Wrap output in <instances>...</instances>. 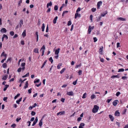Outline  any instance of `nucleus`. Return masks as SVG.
I'll return each instance as SVG.
<instances>
[{
	"label": "nucleus",
	"mask_w": 128,
	"mask_h": 128,
	"mask_svg": "<svg viewBox=\"0 0 128 128\" xmlns=\"http://www.w3.org/2000/svg\"><path fill=\"white\" fill-rule=\"evenodd\" d=\"M26 64L25 62H23L21 64V66L22 67V68H20L17 70V72H20L21 70V69L22 70L24 71L25 69V65Z\"/></svg>",
	"instance_id": "1"
},
{
	"label": "nucleus",
	"mask_w": 128,
	"mask_h": 128,
	"mask_svg": "<svg viewBox=\"0 0 128 128\" xmlns=\"http://www.w3.org/2000/svg\"><path fill=\"white\" fill-rule=\"evenodd\" d=\"M98 109L99 106L96 105H95L92 110V112L93 113H96L98 112Z\"/></svg>",
	"instance_id": "2"
},
{
	"label": "nucleus",
	"mask_w": 128,
	"mask_h": 128,
	"mask_svg": "<svg viewBox=\"0 0 128 128\" xmlns=\"http://www.w3.org/2000/svg\"><path fill=\"white\" fill-rule=\"evenodd\" d=\"M23 24V21L22 20H21L19 22V24L16 27L15 29H17L19 28H21L22 27V25Z\"/></svg>",
	"instance_id": "3"
},
{
	"label": "nucleus",
	"mask_w": 128,
	"mask_h": 128,
	"mask_svg": "<svg viewBox=\"0 0 128 128\" xmlns=\"http://www.w3.org/2000/svg\"><path fill=\"white\" fill-rule=\"evenodd\" d=\"M94 28V26H89L88 28V34H90L91 32V30L93 29Z\"/></svg>",
	"instance_id": "4"
},
{
	"label": "nucleus",
	"mask_w": 128,
	"mask_h": 128,
	"mask_svg": "<svg viewBox=\"0 0 128 128\" xmlns=\"http://www.w3.org/2000/svg\"><path fill=\"white\" fill-rule=\"evenodd\" d=\"M80 17V14H78V12H76L74 15V18L76 19L77 17Z\"/></svg>",
	"instance_id": "5"
},
{
	"label": "nucleus",
	"mask_w": 128,
	"mask_h": 128,
	"mask_svg": "<svg viewBox=\"0 0 128 128\" xmlns=\"http://www.w3.org/2000/svg\"><path fill=\"white\" fill-rule=\"evenodd\" d=\"M38 121V119L37 117H36L35 119V120L33 122V124H32V126H34L36 123H37Z\"/></svg>",
	"instance_id": "6"
},
{
	"label": "nucleus",
	"mask_w": 128,
	"mask_h": 128,
	"mask_svg": "<svg viewBox=\"0 0 128 128\" xmlns=\"http://www.w3.org/2000/svg\"><path fill=\"white\" fill-rule=\"evenodd\" d=\"M117 20H120L122 21H124L126 20V19L125 18L122 17L118 18Z\"/></svg>",
	"instance_id": "7"
},
{
	"label": "nucleus",
	"mask_w": 128,
	"mask_h": 128,
	"mask_svg": "<svg viewBox=\"0 0 128 128\" xmlns=\"http://www.w3.org/2000/svg\"><path fill=\"white\" fill-rule=\"evenodd\" d=\"M8 77V75L5 74L4 76H3L2 78V79L4 80H6L7 79Z\"/></svg>",
	"instance_id": "8"
},
{
	"label": "nucleus",
	"mask_w": 128,
	"mask_h": 128,
	"mask_svg": "<svg viewBox=\"0 0 128 128\" xmlns=\"http://www.w3.org/2000/svg\"><path fill=\"white\" fill-rule=\"evenodd\" d=\"M118 101L117 100L114 101L112 102L113 105L115 106H116L118 103Z\"/></svg>",
	"instance_id": "9"
},
{
	"label": "nucleus",
	"mask_w": 128,
	"mask_h": 128,
	"mask_svg": "<svg viewBox=\"0 0 128 128\" xmlns=\"http://www.w3.org/2000/svg\"><path fill=\"white\" fill-rule=\"evenodd\" d=\"M102 2L101 1H100L98 2L97 3V8H99L100 6L101 5Z\"/></svg>",
	"instance_id": "10"
},
{
	"label": "nucleus",
	"mask_w": 128,
	"mask_h": 128,
	"mask_svg": "<svg viewBox=\"0 0 128 128\" xmlns=\"http://www.w3.org/2000/svg\"><path fill=\"white\" fill-rule=\"evenodd\" d=\"M6 29L4 28H2L0 30V32H1L6 33Z\"/></svg>",
	"instance_id": "11"
},
{
	"label": "nucleus",
	"mask_w": 128,
	"mask_h": 128,
	"mask_svg": "<svg viewBox=\"0 0 128 128\" xmlns=\"http://www.w3.org/2000/svg\"><path fill=\"white\" fill-rule=\"evenodd\" d=\"M120 113L118 110H116L115 113L114 115L116 116H120Z\"/></svg>",
	"instance_id": "12"
},
{
	"label": "nucleus",
	"mask_w": 128,
	"mask_h": 128,
	"mask_svg": "<svg viewBox=\"0 0 128 128\" xmlns=\"http://www.w3.org/2000/svg\"><path fill=\"white\" fill-rule=\"evenodd\" d=\"M67 94L70 96H73L74 94L73 92L72 91L68 92Z\"/></svg>",
	"instance_id": "13"
},
{
	"label": "nucleus",
	"mask_w": 128,
	"mask_h": 128,
	"mask_svg": "<svg viewBox=\"0 0 128 128\" xmlns=\"http://www.w3.org/2000/svg\"><path fill=\"white\" fill-rule=\"evenodd\" d=\"M109 117L110 119L112 121H113L114 120V118L111 114H110L109 115Z\"/></svg>",
	"instance_id": "14"
},
{
	"label": "nucleus",
	"mask_w": 128,
	"mask_h": 128,
	"mask_svg": "<svg viewBox=\"0 0 128 128\" xmlns=\"http://www.w3.org/2000/svg\"><path fill=\"white\" fill-rule=\"evenodd\" d=\"M43 118V117L40 120L39 123V126L41 127L42 124V120Z\"/></svg>",
	"instance_id": "15"
},
{
	"label": "nucleus",
	"mask_w": 128,
	"mask_h": 128,
	"mask_svg": "<svg viewBox=\"0 0 128 128\" xmlns=\"http://www.w3.org/2000/svg\"><path fill=\"white\" fill-rule=\"evenodd\" d=\"M33 52L35 53H38L39 51L38 49L37 48H34L33 50Z\"/></svg>",
	"instance_id": "16"
},
{
	"label": "nucleus",
	"mask_w": 128,
	"mask_h": 128,
	"mask_svg": "<svg viewBox=\"0 0 128 128\" xmlns=\"http://www.w3.org/2000/svg\"><path fill=\"white\" fill-rule=\"evenodd\" d=\"M103 47L102 46V48H100L99 50V53L101 54H102V48Z\"/></svg>",
	"instance_id": "17"
},
{
	"label": "nucleus",
	"mask_w": 128,
	"mask_h": 128,
	"mask_svg": "<svg viewBox=\"0 0 128 128\" xmlns=\"http://www.w3.org/2000/svg\"><path fill=\"white\" fill-rule=\"evenodd\" d=\"M58 17L57 16H56L54 18L53 20V23L54 24H56V20L57 19Z\"/></svg>",
	"instance_id": "18"
},
{
	"label": "nucleus",
	"mask_w": 128,
	"mask_h": 128,
	"mask_svg": "<svg viewBox=\"0 0 128 128\" xmlns=\"http://www.w3.org/2000/svg\"><path fill=\"white\" fill-rule=\"evenodd\" d=\"M64 114V111L61 112H58L57 114V115L58 116L59 115H63Z\"/></svg>",
	"instance_id": "19"
},
{
	"label": "nucleus",
	"mask_w": 128,
	"mask_h": 128,
	"mask_svg": "<svg viewBox=\"0 0 128 128\" xmlns=\"http://www.w3.org/2000/svg\"><path fill=\"white\" fill-rule=\"evenodd\" d=\"M26 30H25L22 33V36L23 37H24L26 36Z\"/></svg>",
	"instance_id": "20"
},
{
	"label": "nucleus",
	"mask_w": 128,
	"mask_h": 128,
	"mask_svg": "<svg viewBox=\"0 0 128 128\" xmlns=\"http://www.w3.org/2000/svg\"><path fill=\"white\" fill-rule=\"evenodd\" d=\"M35 34L36 37V42H38V32H36L35 33Z\"/></svg>",
	"instance_id": "21"
},
{
	"label": "nucleus",
	"mask_w": 128,
	"mask_h": 128,
	"mask_svg": "<svg viewBox=\"0 0 128 128\" xmlns=\"http://www.w3.org/2000/svg\"><path fill=\"white\" fill-rule=\"evenodd\" d=\"M52 5V3L51 2H50L49 3H48L47 4V7L48 8L49 6H51Z\"/></svg>",
	"instance_id": "22"
},
{
	"label": "nucleus",
	"mask_w": 128,
	"mask_h": 128,
	"mask_svg": "<svg viewBox=\"0 0 128 128\" xmlns=\"http://www.w3.org/2000/svg\"><path fill=\"white\" fill-rule=\"evenodd\" d=\"M22 98L21 97L19 98L18 100H17L16 101V103L18 104H20V102L22 100Z\"/></svg>",
	"instance_id": "23"
},
{
	"label": "nucleus",
	"mask_w": 128,
	"mask_h": 128,
	"mask_svg": "<svg viewBox=\"0 0 128 128\" xmlns=\"http://www.w3.org/2000/svg\"><path fill=\"white\" fill-rule=\"evenodd\" d=\"M9 86V85H8L6 84L5 85L4 88V91H6V90L7 88Z\"/></svg>",
	"instance_id": "24"
},
{
	"label": "nucleus",
	"mask_w": 128,
	"mask_h": 128,
	"mask_svg": "<svg viewBox=\"0 0 128 128\" xmlns=\"http://www.w3.org/2000/svg\"><path fill=\"white\" fill-rule=\"evenodd\" d=\"M60 48H58V49H56L55 52V54H58L59 52Z\"/></svg>",
	"instance_id": "25"
},
{
	"label": "nucleus",
	"mask_w": 128,
	"mask_h": 128,
	"mask_svg": "<svg viewBox=\"0 0 128 128\" xmlns=\"http://www.w3.org/2000/svg\"><path fill=\"white\" fill-rule=\"evenodd\" d=\"M28 81H27L26 83L25 86H24V88L26 89L28 87Z\"/></svg>",
	"instance_id": "26"
},
{
	"label": "nucleus",
	"mask_w": 128,
	"mask_h": 128,
	"mask_svg": "<svg viewBox=\"0 0 128 128\" xmlns=\"http://www.w3.org/2000/svg\"><path fill=\"white\" fill-rule=\"evenodd\" d=\"M45 28L44 24L43 23L42 26V32H44V29Z\"/></svg>",
	"instance_id": "27"
},
{
	"label": "nucleus",
	"mask_w": 128,
	"mask_h": 128,
	"mask_svg": "<svg viewBox=\"0 0 128 128\" xmlns=\"http://www.w3.org/2000/svg\"><path fill=\"white\" fill-rule=\"evenodd\" d=\"M111 78H119V77L118 75H113L111 76Z\"/></svg>",
	"instance_id": "28"
},
{
	"label": "nucleus",
	"mask_w": 128,
	"mask_h": 128,
	"mask_svg": "<svg viewBox=\"0 0 128 128\" xmlns=\"http://www.w3.org/2000/svg\"><path fill=\"white\" fill-rule=\"evenodd\" d=\"M3 67L4 68H5L6 67L7 64L6 63H4L2 65Z\"/></svg>",
	"instance_id": "29"
},
{
	"label": "nucleus",
	"mask_w": 128,
	"mask_h": 128,
	"mask_svg": "<svg viewBox=\"0 0 128 128\" xmlns=\"http://www.w3.org/2000/svg\"><path fill=\"white\" fill-rule=\"evenodd\" d=\"M96 97V96L94 94H93L91 96L90 98L92 99L95 98Z\"/></svg>",
	"instance_id": "30"
},
{
	"label": "nucleus",
	"mask_w": 128,
	"mask_h": 128,
	"mask_svg": "<svg viewBox=\"0 0 128 128\" xmlns=\"http://www.w3.org/2000/svg\"><path fill=\"white\" fill-rule=\"evenodd\" d=\"M62 65V64L61 63H59L57 66V68L58 69H60Z\"/></svg>",
	"instance_id": "31"
},
{
	"label": "nucleus",
	"mask_w": 128,
	"mask_h": 128,
	"mask_svg": "<svg viewBox=\"0 0 128 128\" xmlns=\"http://www.w3.org/2000/svg\"><path fill=\"white\" fill-rule=\"evenodd\" d=\"M46 62H47V60H46L44 62V63L42 65L41 67V68H42L44 67V66L45 65V64L46 63Z\"/></svg>",
	"instance_id": "32"
},
{
	"label": "nucleus",
	"mask_w": 128,
	"mask_h": 128,
	"mask_svg": "<svg viewBox=\"0 0 128 128\" xmlns=\"http://www.w3.org/2000/svg\"><path fill=\"white\" fill-rule=\"evenodd\" d=\"M29 73H27L25 75H24L22 76V77L24 78L27 76H29Z\"/></svg>",
	"instance_id": "33"
},
{
	"label": "nucleus",
	"mask_w": 128,
	"mask_h": 128,
	"mask_svg": "<svg viewBox=\"0 0 128 128\" xmlns=\"http://www.w3.org/2000/svg\"><path fill=\"white\" fill-rule=\"evenodd\" d=\"M108 13V12L107 11H106L105 13H104L101 14L102 16L103 17L104 16H105L106 15V14Z\"/></svg>",
	"instance_id": "34"
},
{
	"label": "nucleus",
	"mask_w": 128,
	"mask_h": 128,
	"mask_svg": "<svg viewBox=\"0 0 128 128\" xmlns=\"http://www.w3.org/2000/svg\"><path fill=\"white\" fill-rule=\"evenodd\" d=\"M102 17V16H100L98 17V19H96V21L97 22H98L100 20V18Z\"/></svg>",
	"instance_id": "35"
},
{
	"label": "nucleus",
	"mask_w": 128,
	"mask_h": 128,
	"mask_svg": "<svg viewBox=\"0 0 128 128\" xmlns=\"http://www.w3.org/2000/svg\"><path fill=\"white\" fill-rule=\"evenodd\" d=\"M86 93H84V94L83 96H82V98H86Z\"/></svg>",
	"instance_id": "36"
},
{
	"label": "nucleus",
	"mask_w": 128,
	"mask_h": 128,
	"mask_svg": "<svg viewBox=\"0 0 128 128\" xmlns=\"http://www.w3.org/2000/svg\"><path fill=\"white\" fill-rule=\"evenodd\" d=\"M14 32L13 31H11L10 32V34L11 36H13L14 35Z\"/></svg>",
	"instance_id": "37"
},
{
	"label": "nucleus",
	"mask_w": 128,
	"mask_h": 128,
	"mask_svg": "<svg viewBox=\"0 0 128 128\" xmlns=\"http://www.w3.org/2000/svg\"><path fill=\"white\" fill-rule=\"evenodd\" d=\"M36 114V113L34 111L32 112L31 113V114L32 116H34Z\"/></svg>",
	"instance_id": "38"
},
{
	"label": "nucleus",
	"mask_w": 128,
	"mask_h": 128,
	"mask_svg": "<svg viewBox=\"0 0 128 128\" xmlns=\"http://www.w3.org/2000/svg\"><path fill=\"white\" fill-rule=\"evenodd\" d=\"M49 61L51 62V63H52L53 62V60L52 59V57H50V58L49 59Z\"/></svg>",
	"instance_id": "39"
},
{
	"label": "nucleus",
	"mask_w": 128,
	"mask_h": 128,
	"mask_svg": "<svg viewBox=\"0 0 128 128\" xmlns=\"http://www.w3.org/2000/svg\"><path fill=\"white\" fill-rule=\"evenodd\" d=\"M124 70L123 68H120L118 70V72H124Z\"/></svg>",
	"instance_id": "40"
},
{
	"label": "nucleus",
	"mask_w": 128,
	"mask_h": 128,
	"mask_svg": "<svg viewBox=\"0 0 128 128\" xmlns=\"http://www.w3.org/2000/svg\"><path fill=\"white\" fill-rule=\"evenodd\" d=\"M20 94H17L16 95V96H14V99H16L18 98V96H20Z\"/></svg>",
	"instance_id": "41"
},
{
	"label": "nucleus",
	"mask_w": 128,
	"mask_h": 128,
	"mask_svg": "<svg viewBox=\"0 0 128 128\" xmlns=\"http://www.w3.org/2000/svg\"><path fill=\"white\" fill-rule=\"evenodd\" d=\"M26 80V79H24L23 80H22L21 79H20L19 80V82H21V83H23L24 82V81L25 80Z\"/></svg>",
	"instance_id": "42"
},
{
	"label": "nucleus",
	"mask_w": 128,
	"mask_h": 128,
	"mask_svg": "<svg viewBox=\"0 0 128 128\" xmlns=\"http://www.w3.org/2000/svg\"><path fill=\"white\" fill-rule=\"evenodd\" d=\"M58 9V6L57 5H55L54 7V10H57Z\"/></svg>",
	"instance_id": "43"
},
{
	"label": "nucleus",
	"mask_w": 128,
	"mask_h": 128,
	"mask_svg": "<svg viewBox=\"0 0 128 128\" xmlns=\"http://www.w3.org/2000/svg\"><path fill=\"white\" fill-rule=\"evenodd\" d=\"M16 126V124H13L11 125V126L13 128H14Z\"/></svg>",
	"instance_id": "44"
},
{
	"label": "nucleus",
	"mask_w": 128,
	"mask_h": 128,
	"mask_svg": "<svg viewBox=\"0 0 128 128\" xmlns=\"http://www.w3.org/2000/svg\"><path fill=\"white\" fill-rule=\"evenodd\" d=\"M3 36L4 38H5L6 40H7L8 39V36L6 35L5 34H4Z\"/></svg>",
	"instance_id": "45"
},
{
	"label": "nucleus",
	"mask_w": 128,
	"mask_h": 128,
	"mask_svg": "<svg viewBox=\"0 0 128 128\" xmlns=\"http://www.w3.org/2000/svg\"><path fill=\"white\" fill-rule=\"evenodd\" d=\"M78 73L79 75H81L82 74V70H79L78 72Z\"/></svg>",
	"instance_id": "46"
},
{
	"label": "nucleus",
	"mask_w": 128,
	"mask_h": 128,
	"mask_svg": "<svg viewBox=\"0 0 128 128\" xmlns=\"http://www.w3.org/2000/svg\"><path fill=\"white\" fill-rule=\"evenodd\" d=\"M39 80H40L39 79H36L34 81V83L38 82H39Z\"/></svg>",
	"instance_id": "47"
},
{
	"label": "nucleus",
	"mask_w": 128,
	"mask_h": 128,
	"mask_svg": "<svg viewBox=\"0 0 128 128\" xmlns=\"http://www.w3.org/2000/svg\"><path fill=\"white\" fill-rule=\"evenodd\" d=\"M45 49V46L44 45H43L42 47L41 48L40 50H44Z\"/></svg>",
	"instance_id": "48"
},
{
	"label": "nucleus",
	"mask_w": 128,
	"mask_h": 128,
	"mask_svg": "<svg viewBox=\"0 0 128 128\" xmlns=\"http://www.w3.org/2000/svg\"><path fill=\"white\" fill-rule=\"evenodd\" d=\"M100 61L102 62H104V60L103 58H101L100 57H99Z\"/></svg>",
	"instance_id": "49"
},
{
	"label": "nucleus",
	"mask_w": 128,
	"mask_h": 128,
	"mask_svg": "<svg viewBox=\"0 0 128 128\" xmlns=\"http://www.w3.org/2000/svg\"><path fill=\"white\" fill-rule=\"evenodd\" d=\"M78 80V79H77L75 81H74L72 83V84L74 85L76 84L77 83V82Z\"/></svg>",
	"instance_id": "50"
},
{
	"label": "nucleus",
	"mask_w": 128,
	"mask_h": 128,
	"mask_svg": "<svg viewBox=\"0 0 128 128\" xmlns=\"http://www.w3.org/2000/svg\"><path fill=\"white\" fill-rule=\"evenodd\" d=\"M90 20H91V22H92V15H91L90 16Z\"/></svg>",
	"instance_id": "51"
},
{
	"label": "nucleus",
	"mask_w": 128,
	"mask_h": 128,
	"mask_svg": "<svg viewBox=\"0 0 128 128\" xmlns=\"http://www.w3.org/2000/svg\"><path fill=\"white\" fill-rule=\"evenodd\" d=\"M81 10V8L80 7H78L76 11V12H78L80 11Z\"/></svg>",
	"instance_id": "52"
},
{
	"label": "nucleus",
	"mask_w": 128,
	"mask_h": 128,
	"mask_svg": "<svg viewBox=\"0 0 128 128\" xmlns=\"http://www.w3.org/2000/svg\"><path fill=\"white\" fill-rule=\"evenodd\" d=\"M64 4H63L62 5V6L60 8V11H61L62 10V8L64 7Z\"/></svg>",
	"instance_id": "53"
},
{
	"label": "nucleus",
	"mask_w": 128,
	"mask_h": 128,
	"mask_svg": "<svg viewBox=\"0 0 128 128\" xmlns=\"http://www.w3.org/2000/svg\"><path fill=\"white\" fill-rule=\"evenodd\" d=\"M91 10L92 12H95L96 11V8H93Z\"/></svg>",
	"instance_id": "54"
},
{
	"label": "nucleus",
	"mask_w": 128,
	"mask_h": 128,
	"mask_svg": "<svg viewBox=\"0 0 128 128\" xmlns=\"http://www.w3.org/2000/svg\"><path fill=\"white\" fill-rule=\"evenodd\" d=\"M72 24V22L70 21H69L68 22V26Z\"/></svg>",
	"instance_id": "55"
},
{
	"label": "nucleus",
	"mask_w": 128,
	"mask_h": 128,
	"mask_svg": "<svg viewBox=\"0 0 128 128\" xmlns=\"http://www.w3.org/2000/svg\"><path fill=\"white\" fill-rule=\"evenodd\" d=\"M81 66V64H79V65H76L75 68H77L78 67H80Z\"/></svg>",
	"instance_id": "56"
},
{
	"label": "nucleus",
	"mask_w": 128,
	"mask_h": 128,
	"mask_svg": "<svg viewBox=\"0 0 128 128\" xmlns=\"http://www.w3.org/2000/svg\"><path fill=\"white\" fill-rule=\"evenodd\" d=\"M120 94V92H117L116 94V95L117 96H118Z\"/></svg>",
	"instance_id": "57"
},
{
	"label": "nucleus",
	"mask_w": 128,
	"mask_h": 128,
	"mask_svg": "<svg viewBox=\"0 0 128 128\" xmlns=\"http://www.w3.org/2000/svg\"><path fill=\"white\" fill-rule=\"evenodd\" d=\"M94 42H96L97 40V39L96 37H94L93 38Z\"/></svg>",
	"instance_id": "58"
},
{
	"label": "nucleus",
	"mask_w": 128,
	"mask_h": 128,
	"mask_svg": "<svg viewBox=\"0 0 128 128\" xmlns=\"http://www.w3.org/2000/svg\"><path fill=\"white\" fill-rule=\"evenodd\" d=\"M84 123H81L80 124V126H84Z\"/></svg>",
	"instance_id": "59"
},
{
	"label": "nucleus",
	"mask_w": 128,
	"mask_h": 128,
	"mask_svg": "<svg viewBox=\"0 0 128 128\" xmlns=\"http://www.w3.org/2000/svg\"><path fill=\"white\" fill-rule=\"evenodd\" d=\"M51 10V8H48V9L46 11V12L47 13H49L50 12Z\"/></svg>",
	"instance_id": "60"
},
{
	"label": "nucleus",
	"mask_w": 128,
	"mask_h": 128,
	"mask_svg": "<svg viewBox=\"0 0 128 128\" xmlns=\"http://www.w3.org/2000/svg\"><path fill=\"white\" fill-rule=\"evenodd\" d=\"M48 25H47L46 27V32H48Z\"/></svg>",
	"instance_id": "61"
},
{
	"label": "nucleus",
	"mask_w": 128,
	"mask_h": 128,
	"mask_svg": "<svg viewBox=\"0 0 128 128\" xmlns=\"http://www.w3.org/2000/svg\"><path fill=\"white\" fill-rule=\"evenodd\" d=\"M21 119V118H17L16 119V121L18 122Z\"/></svg>",
	"instance_id": "62"
},
{
	"label": "nucleus",
	"mask_w": 128,
	"mask_h": 128,
	"mask_svg": "<svg viewBox=\"0 0 128 128\" xmlns=\"http://www.w3.org/2000/svg\"><path fill=\"white\" fill-rule=\"evenodd\" d=\"M21 44L22 45H24V40L21 41Z\"/></svg>",
	"instance_id": "63"
},
{
	"label": "nucleus",
	"mask_w": 128,
	"mask_h": 128,
	"mask_svg": "<svg viewBox=\"0 0 128 128\" xmlns=\"http://www.w3.org/2000/svg\"><path fill=\"white\" fill-rule=\"evenodd\" d=\"M64 72V68H63L60 72V73L62 74Z\"/></svg>",
	"instance_id": "64"
}]
</instances>
